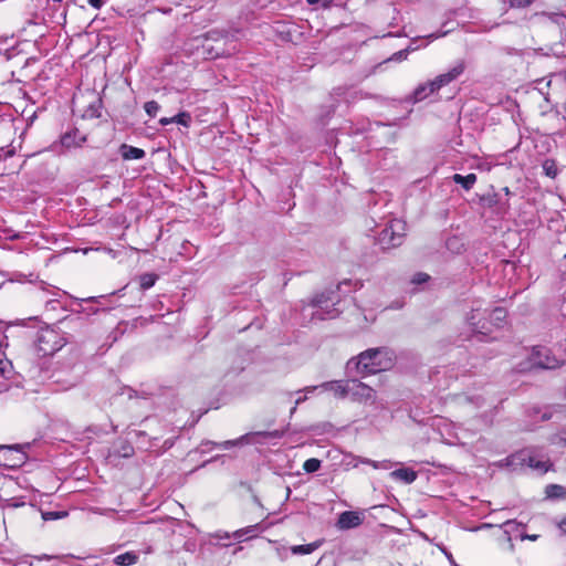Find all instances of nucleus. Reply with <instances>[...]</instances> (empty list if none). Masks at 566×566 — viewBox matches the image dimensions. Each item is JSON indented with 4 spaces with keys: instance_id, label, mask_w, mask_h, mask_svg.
<instances>
[{
    "instance_id": "f257e3e1",
    "label": "nucleus",
    "mask_w": 566,
    "mask_h": 566,
    "mask_svg": "<svg viewBox=\"0 0 566 566\" xmlns=\"http://www.w3.org/2000/svg\"><path fill=\"white\" fill-rule=\"evenodd\" d=\"M395 356L388 348H369L347 363L349 369L355 368L361 376L388 370L394 366Z\"/></svg>"
},
{
    "instance_id": "f03ea898",
    "label": "nucleus",
    "mask_w": 566,
    "mask_h": 566,
    "mask_svg": "<svg viewBox=\"0 0 566 566\" xmlns=\"http://www.w3.org/2000/svg\"><path fill=\"white\" fill-rule=\"evenodd\" d=\"M66 344V339L59 329L50 326L38 331L35 337V347L43 356L53 355Z\"/></svg>"
},
{
    "instance_id": "7ed1b4c3",
    "label": "nucleus",
    "mask_w": 566,
    "mask_h": 566,
    "mask_svg": "<svg viewBox=\"0 0 566 566\" xmlns=\"http://www.w3.org/2000/svg\"><path fill=\"white\" fill-rule=\"evenodd\" d=\"M406 224L395 219L379 233L378 242L384 250L401 245L405 237Z\"/></svg>"
},
{
    "instance_id": "20e7f679",
    "label": "nucleus",
    "mask_w": 566,
    "mask_h": 566,
    "mask_svg": "<svg viewBox=\"0 0 566 566\" xmlns=\"http://www.w3.org/2000/svg\"><path fill=\"white\" fill-rule=\"evenodd\" d=\"M334 292L331 293H322L317 296H315L312 301L313 307L316 308V311L313 313V318L317 319H332L338 316L339 311L334 307L335 302L334 298L331 296Z\"/></svg>"
},
{
    "instance_id": "39448f33",
    "label": "nucleus",
    "mask_w": 566,
    "mask_h": 566,
    "mask_svg": "<svg viewBox=\"0 0 566 566\" xmlns=\"http://www.w3.org/2000/svg\"><path fill=\"white\" fill-rule=\"evenodd\" d=\"M531 365L543 369H553L559 366V360L552 354L551 349L542 346L533 348Z\"/></svg>"
},
{
    "instance_id": "423d86ee",
    "label": "nucleus",
    "mask_w": 566,
    "mask_h": 566,
    "mask_svg": "<svg viewBox=\"0 0 566 566\" xmlns=\"http://www.w3.org/2000/svg\"><path fill=\"white\" fill-rule=\"evenodd\" d=\"M349 394L353 401L357 402H376V391L369 387L368 385L358 381V380H350L349 381Z\"/></svg>"
},
{
    "instance_id": "0eeeda50",
    "label": "nucleus",
    "mask_w": 566,
    "mask_h": 566,
    "mask_svg": "<svg viewBox=\"0 0 566 566\" xmlns=\"http://www.w3.org/2000/svg\"><path fill=\"white\" fill-rule=\"evenodd\" d=\"M24 462V454L17 447L0 446V465L18 468Z\"/></svg>"
},
{
    "instance_id": "6e6552de",
    "label": "nucleus",
    "mask_w": 566,
    "mask_h": 566,
    "mask_svg": "<svg viewBox=\"0 0 566 566\" xmlns=\"http://www.w3.org/2000/svg\"><path fill=\"white\" fill-rule=\"evenodd\" d=\"M318 388H322L326 391H332L335 397L340 398V399L346 398L350 391L349 381H340V380L326 381L319 386H308V387H305L304 390L306 392H313L314 390H316Z\"/></svg>"
},
{
    "instance_id": "1a4fd4ad",
    "label": "nucleus",
    "mask_w": 566,
    "mask_h": 566,
    "mask_svg": "<svg viewBox=\"0 0 566 566\" xmlns=\"http://www.w3.org/2000/svg\"><path fill=\"white\" fill-rule=\"evenodd\" d=\"M485 315L486 310L482 311L479 307L472 308V311L468 315L467 321L474 333L482 335H486L488 333H490Z\"/></svg>"
},
{
    "instance_id": "9d476101",
    "label": "nucleus",
    "mask_w": 566,
    "mask_h": 566,
    "mask_svg": "<svg viewBox=\"0 0 566 566\" xmlns=\"http://www.w3.org/2000/svg\"><path fill=\"white\" fill-rule=\"evenodd\" d=\"M365 515L358 511H345L338 515L336 526L338 530L345 531L358 527L363 524Z\"/></svg>"
},
{
    "instance_id": "9b49d317",
    "label": "nucleus",
    "mask_w": 566,
    "mask_h": 566,
    "mask_svg": "<svg viewBox=\"0 0 566 566\" xmlns=\"http://www.w3.org/2000/svg\"><path fill=\"white\" fill-rule=\"evenodd\" d=\"M464 67L465 66L463 62L457 63L447 73L440 74L436 78H433L431 87H433V90L436 91H439L441 87L457 80L464 72Z\"/></svg>"
},
{
    "instance_id": "f8f14e48",
    "label": "nucleus",
    "mask_w": 566,
    "mask_h": 566,
    "mask_svg": "<svg viewBox=\"0 0 566 566\" xmlns=\"http://www.w3.org/2000/svg\"><path fill=\"white\" fill-rule=\"evenodd\" d=\"M13 366L10 360H0V394L10 389V379L13 377Z\"/></svg>"
},
{
    "instance_id": "ddd939ff",
    "label": "nucleus",
    "mask_w": 566,
    "mask_h": 566,
    "mask_svg": "<svg viewBox=\"0 0 566 566\" xmlns=\"http://www.w3.org/2000/svg\"><path fill=\"white\" fill-rule=\"evenodd\" d=\"M432 81H428L426 83L419 84L415 91L411 93L410 96H408L407 101L411 103H418L427 98L428 96L432 95L436 90L431 87Z\"/></svg>"
},
{
    "instance_id": "4468645a",
    "label": "nucleus",
    "mask_w": 566,
    "mask_h": 566,
    "mask_svg": "<svg viewBox=\"0 0 566 566\" xmlns=\"http://www.w3.org/2000/svg\"><path fill=\"white\" fill-rule=\"evenodd\" d=\"M85 142L86 137L80 135L77 129L67 132L61 137V144L65 148L81 147Z\"/></svg>"
},
{
    "instance_id": "2eb2a0df",
    "label": "nucleus",
    "mask_w": 566,
    "mask_h": 566,
    "mask_svg": "<svg viewBox=\"0 0 566 566\" xmlns=\"http://www.w3.org/2000/svg\"><path fill=\"white\" fill-rule=\"evenodd\" d=\"M263 531L262 526L260 523H256L254 525H250V526H247V527H243V528H240V530H237L232 536L235 538V539H239V541H242L243 538L245 539H250V538H254L258 536L259 533H261Z\"/></svg>"
},
{
    "instance_id": "dca6fc26",
    "label": "nucleus",
    "mask_w": 566,
    "mask_h": 566,
    "mask_svg": "<svg viewBox=\"0 0 566 566\" xmlns=\"http://www.w3.org/2000/svg\"><path fill=\"white\" fill-rule=\"evenodd\" d=\"M119 151L123 159L125 160L143 159L146 155L144 149L129 146L127 144H123L119 148Z\"/></svg>"
},
{
    "instance_id": "f3484780",
    "label": "nucleus",
    "mask_w": 566,
    "mask_h": 566,
    "mask_svg": "<svg viewBox=\"0 0 566 566\" xmlns=\"http://www.w3.org/2000/svg\"><path fill=\"white\" fill-rule=\"evenodd\" d=\"M524 461L527 463V465L533 469V470H536L538 471L539 473H545L549 470V468L552 467V463L549 462L548 459L544 460V459H539L537 458L536 455H530L526 459H524Z\"/></svg>"
},
{
    "instance_id": "a211bd4d",
    "label": "nucleus",
    "mask_w": 566,
    "mask_h": 566,
    "mask_svg": "<svg viewBox=\"0 0 566 566\" xmlns=\"http://www.w3.org/2000/svg\"><path fill=\"white\" fill-rule=\"evenodd\" d=\"M354 461H355L354 467H357L358 463H363V464H369L376 470H388L391 468V462L389 460L374 461L368 458L355 457Z\"/></svg>"
},
{
    "instance_id": "6ab92c4d",
    "label": "nucleus",
    "mask_w": 566,
    "mask_h": 566,
    "mask_svg": "<svg viewBox=\"0 0 566 566\" xmlns=\"http://www.w3.org/2000/svg\"><path fill=\"white\" fill-rule=\"evenodd\" d=\"M390 476L403 481L405 483H412L417 479V472L412 469L402 468L395 470L390 473Z\"/></svg>"
},
{
    "instance_id": "aec40b11",
    "label": "nucleus",
    "mask_w": 566,
    "mask_h": 566,
    "mask_svg": "<svg viewBox=\"0 0 566 566\" xmlns=\"http://www.w3.org/2000/svg\"><path fill=\"white\" fill-rule=\"evenodd\" d=\"M452 180L460 185L464 190L469 191L473 188L474 184L476 182V175L475 174H469L467 176H462L460 174H454L452 176Z\"/></svg>"
},
{
    "instance_id": "412c9836",
    "label": "nucleus",
    "mask_w": 566,
    "mask_h": 566,
    "mask_svg": "<svg viewBox=\"0 0 566 566\" xmlns=\"http://www.w3.org/2000/svg\"><path fill=\"white\" fill-rule=\"evenodd\" d=\"M486 314L490 319V321L486 319L488 325L492 324L495 327L502 326V324L504 323V321L506 318V311L502 307H496L490 313L486 312Z\"/></svg>"
},
{
    "instance_id": "4be33fe9",
    "label": "nucleus",
    "mask_w": 566,
    "mask_h": 566,
    "mask_svg": "<svg viewBox=\"0 0 566 566\" xmlns=\"http://www.w3.org/2000/svg\"><path fill=\"white\" fill-rule=\"evenodd\" d=\"M138 557L135 553L126 552L124 554L117 555L114 558V563L119 566H130L136 564Z\"/></svg>"
},
{
    "instance_id": "5701e85b",
    "label": "nucleus",
    "mask_w": 566,
    "mask_h": 566,
    "mask_svg": "<svg viewBox=\"0 0 566 566\" xmlns=\"http://www.w3.org/2000/svg\"><path fill=\"white\" fill-rule=\"evenodd\" d=\"M542 168L544 174L552 179L556 178L558 175V167L554 159H545L542 164Z\"/></svg>"
},
{
    "instance_id": "b1692460",
    "label": "nucleus",
    "mask_w": 566,
    "mask_h": 566,
    "mask_svg": "<svg viewBox=\"0 0 566 566\" xmlns=\"http://www.w3.org/2000/svg\"><path fill=\"white\" fill-rule=\"evenodd\" d=\"M318 545L316 543L305 544V545H295L291 547V552L294 555H307L313 553Z\"/></svg>"
},
{
    "instance_id": "393cba45",
    "label": "nucleus",
    "mask_w": 566,
    "mask_h": 566,
    "mask_svg": "<svg viewBox=\"0 0 566 566\" xmlns=\"http://www.w3.org/2000/svg\"><path fill=\"white\" fill-rule=\"evenodd\" d=\"M295 394L297 395V398L295 399L294 406L291 409V415L295 412L298 405H301L302 402H304L307 399V396H306L307 392L304 389L297 390V391H295ZM293 395H294V392H286L285 394L286 400L290 401Z\"/></svg>"
},
{
    "instance_id": "a878e982",
    "label": "nucleus",
    "mask_w": 566,
    "mask_h": 566,
    "mask_svg": "<svg viewBox=\"0 0 566 566\" xmlns=\"http://www.w3.org/2000/svg\"><path fill=\"white\" fill-rule=\"evenodd\" d=\"M157 280V275L154 273H144L139 276V284L143 290L150 289Z\"/></svg>"
},
{
    "instance_id": "bb28decb",
    "label": "nucleus",
    "mask_w": 566,
    "mask_h": 566,
    "mask_svg": "<svg viewBox=\"0 0 566 566\" xmlns=\"http://www.w3.org/2000/svg\"><path fill=\"white\" fill-rule=\"evenodd\" d=\"M547 497H563L565 496V489L562 485L549 484L546 486Z\"/></svg>"
},
{
    "instance_id": "cd10ccee",
    "label": "nucleus",
    "mask_w": 566,
    "mask_h": 566,
    "mask_svg": "<svg viewBox=\"0 0 566 566\" xmlns=\"http://www.w3.org/2000/svg\"><path fill=\"white\" fill-rule=\"evenodd\" d=\"M321 464H322L321 460H318L316 458H311L304 462L303 469L307 473H313V472H316L319 470Z\"/></svg>"
},
{
    "instance_id": "c85d7f7f",
    "label": "nucleus",
    "mask_w": 566,
    "mask_h": 566,
    "mask_svg": "<svg viewBox=\"0 0 566 566\" xmlns=\"http://www.w3.org/2000/svg\"><path fill=\"white\" fill-rule=\"evenodd\" d=\"M170 120H174V123H177L185 127H188L191 122V116L187 112H181V113L177 114L176 116L170 117Z\"/></svg>"
},
{
    "instance_id": "c756f323",
    "label": "nucleus",
    "mask_w": 566,
    "mask_h": 566,
    "mask_svg": "<svg viewBox=\"0 0 566 566\" xmlns=\"http://www.w3.org/2000/svg\"><path fill=\"white\" fill-rule=\"evenodd\" d=\"M145 112L150 116L155 117L160 108L156 101L146 102L144 105Z\"/></svg>"
},
{
    "instance_id": "7c9ffc66",
    "label": "nucleus",
    "mask_w": 566,
    "mask_h": 566,
    "mask_svg": "<svg viewBox=\"0 0 566 566\" xmlns=\"http://www.w3.org/2000/svg\"><path fill=\"white\" fill-rule=\"evenodd\" d=\"M249 437H250V434H244V436L240 437L239 439L228 440V441L220 443L219 446L227 450L231 447L241 444L243 441L248 442Z\"/></svg>"
},
{
    "instance_id": "2f4dec72",
    "label": "nucleus",
    "mask_w": 566,
    "mask_h": 566,
    "mask_svg": "<svg viewBox=\"0 0 566 566\" xmlns=\"http://www.w3.org/2000/svg\"><path fill=\"white\" fill-rule=\"evenodd\" d=\"M534 0H503L504 3H509L511 8H525L530 6Z\"/></svg>"
},
{
    "instance_id": "473e14b6",
    "label": "nucleus",
    "mask_w": 566,
    "mask_h": 566,
    "mask_svg": "<svg viewBox=\"0 0 566 566\" xmlns=\"http://www.w3.org/2000/svg\"><path fill=\"white\" fill-rule=\"evenodd\" d=\"M429 279H430V276L427 273L419 272L412 276L411 283L422 284V283L428 282Z\"/></svg>"
},
{
    "instance_id": "72a5a7b5",
    "label": "nucleus",
    "mask_w": 566,
    "mask_h": 566,
    "mask_svg": "<svg viewBox=\"0 0 566 566\" xmlns=\"http://www.w3.org/2000/svg\"><path fill=\"white\" fill-rule=\"evenodd\" d=\"M411 50H412L411 48H407L406 50L398 51L394 54L392 59H395V60L406 59L409 51H411Z\"/></svg>"
},
{
    "instance_id": "f704fd0d",
    "label": "nucleus",
    "mask_w": 566,
    "mask_h": 566,
    "mask_svg": "<svg viewBox=\"0 0 566 566\" xmlns=\"http://www.w3.org/2000/svg\"><path fill=\"white\" fill-rule=\"evenodd\" d=\"M87 3L93 7L94 9H101L103 6V0H87Z\"/></svg>"
},
{
    "instance_id": "c9c22d12",
    "label": "nucleus",
    "mask_w": 566,
    "mask_h": 566,
    "mask_svg": "<svg viewBox=\"0 0 566 566\" xmlns=\"http://www.w3.org/2000/svg\"><path fill=\"white\" fill-rule=\"evenodd\" d=\"M558 527L566 535V516L559 522Z\"/></svg>"
},
{
    "instance_id": "e433bc0d",
    "label": "nucleus",
    "mask_w": 566,
    "mask_h": 566,
    "mask_svg": "<svg viewBox=\"0 0 566 566\" xmlns=\"http://www.w3.org/2000/svg\"><path fill=\"white\" fill-rule=\"evenodd\" d=\"M34 558L36 560L41 562V560H50V559L54 558V556L44 554V555H41V556H35Z\"/></svg>"
},
{
    "instance_id": "4c0bfd02",
    "label": "nucleus",
    "mask_w": 566,
    "mask_h": 566,
    "mask_svg": "<svg viewBox=\"0 0 566 566\" xmlns=\"http://www.w3.org/2000/svg\"><path fill=\"white\" fill-rule=\"evenodd\" d=\"M446 34H447V32H441V33H431V34H429L427 38H428V39H430V40H434V39H438V38H440V36L446 35Z\"/></svg>"
},
{
    "instance_id": "58836bf2",
    "label": "nucleus",
    "mask_w": 566,
    "mask_h": 566,
    "mask_svg": "<svg viewBox=\"0 0 566 566\" xmlns=\"http://www.w3.org/2000/svg\"><path fill=\"white\" fill-rule=\"evenodd\" d=\"M458 400H459V403H463V402H472V399L469 398L468 396H459L458 397Z\"/></svg>"
},
{
    "instance_id": "ea45409f",
    "label": "nucleus",
    "mask_w": 566,
    "mask_h": 566,
    "mask_svg": "<svg viewBox=\"0 0 566 566\" xmlns=\"http://www.w3.org/2000/svg\"><path fill=\"white\" fill-rule=\"evenodd\" d=\"M29 556H24L21 558V560L18 563V565H24L28 564V566H33V564L28 562Z\"/></svg>"
},
{
    "instance_id": "a19ab883",
    "label": "nucleus",
    "mask_w": 566,
    "mask_h": 566,
    "mask_svg": "<svg viewBox=\"0 0 566 566\" xmlns=\"http://www.w3.org/2000/svg\"><path fill=\"white\" fill-rule=\"evenodd\" d=\"M132 451H133L132 447H129V446H128V447H125V448L123 449V455H124V457H129Z\"/></svg>"
},
{
    "instance_id": "79ce46f5",
    "label": "nucleus",
    "mask_w": 566,
    "mask_h": 566,
    "mask_svg": "<svg viewBox=\"0 0 566 566\" xmlns=\"http://www.w3.org/2000/svg\"><path fill=\"white\" fill-rule=\"evenodd\" d=\"M159 123L165 126V125H168L170 123H174V120H170V118H167V117H163L160 118Z\"/></svg>"
},
{
    "instance_id": "37998d69",
    "label": "nucleus",
    "mask_w": 566,
    "mask_h": 566,
    "mask_svg": "<svg viewBox=\"0 0 566 566\" xmlns=\"http://www.w3.org/2000/svg\"><path fill=\"white\" fill-rule=\"evenodd\" d=\"M334 0H319V3L322 4V7L324 8H327L332 4Z\"/></svg>"
},
{
    "instance_id": "c03bdc74",
    "label": "nucleus",
    "mask_w": 566,
    "mask_h": 566,
    "mask_svg": "<svg viewBox=\"0 0 566 566\" xmlns=\"http://www.w3.org/2000/svg\"><path fill=\"white\" fill-rule=\"evenodd\" d=\"M253 502H254L258 506L262 507V504H261V502H260V500H259V497H258L256 495H253Z\"/></svg>"
},
{
    "instance_id": "a18cd8bd",
    "label": "nucleus",
    "mask_w": 566,
    "mask_h": 566,
    "mask_svg": "<svg viewBox=\"0 0 566 566\" xmlns=\"http://www.w3.org/2000/svg\"><path fill=\"white\" fill-rule=\"evenodd\" d=\"M91 109H92V113L90 114L91 116L99 117V114H96V111L93 105L91 106Z\"/></svg>"
},
{
    "instance_id": "49530a36",
    "label": "nucleus",
    "mask_w": 566,
    "mask_h": 566,
    "mask_svg": "<svg viewBox=\"0 0 566 566\" xmlns=\"http://www.w3.org/2000/svg\"><path fill=\"white\" fill-rule=\"evenodd\" d=\"M308 4L314 6L319 3V0H306Z\"/></svg>"
},
{
    "instance_id": "de8ad7c7",
    "label": "nucleus",
    "mask_w": 566,
    "mask_h": 566,
    "mask_svg": "<svg viewBox=\"0 0 566 566\" xmlns=\"http://www.w3.org/2000/svg\"><path fill=\"white\" fill-rule=\"evenodd\" d=\"M475 405H476L478 407H480V406H481V398H480V397L475 398Z\"/></svg>"
},
{
    "instance_id": "09e8293b",
    "label": "nucleus",
    "mask_w": 566,
    "mask_h": 566,
    "mask_svg": "<svg viewBox=\"0 0 566 566\" xmlns=\"http://www.w3.org/2000/svg\"><path fill=\"white\" fill-rule=\"evenodd\" d=\"M504 191H505L506 195L510 193V189L507 187L504 188Z\"/></svg>"
},
{
    "instance_id": "8fccbe9b",
    "label": "nucleus",
    "mask_w": 566,
    "mask_h": 566,
    "mask_svg": "<svg viewBox=\"0 0 566 566\" xmlns=\"http://www.w3.org/2000/svg\"><path fill=\"white\" fill-rule=\"evenodd\" d=\"M95 298L94 297H88L86 301H94Z\"/></svg>"
},
{
    "instance_id": "3c124183",
    "label": "nucleus",
    "mask_w": 566,
    "mask_h": 566,
    "mask_svg": "<svg viewBox=\"0 0 566 566\" xmlns=\"http://www.w3.org/2000/svg\"><path fill=\"white\" fill-rule=\"evenodd\" d=\"M564 76H565V78H566V70L564 71Z\"/></svg>"
},
{
    "instance_id": "603ef678",
    "label": "nucleus",
    "mask_w": 566,
    "mask_h": 566,
    "mask_svg": "<svg viewBox=\"0 0 566 566\" xmlns=\"http://www.w3.org/2000/svg\"><path fill=\"white\" fill-rule=\"evenodd\" d=\"M565 259H566V254H565Z\"/></svg>"
}]
</instances>
